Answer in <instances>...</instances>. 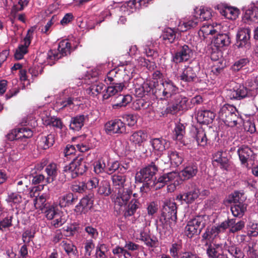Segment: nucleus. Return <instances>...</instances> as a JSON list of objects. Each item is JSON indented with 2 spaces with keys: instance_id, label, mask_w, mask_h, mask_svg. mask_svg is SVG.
<instances>
[{
  "instance_id": "24",
  "label": "nucleus",
  "mask_w": 258,
  "mask_h": 258,
  "mask_svg": "<svg viewBox=\"0 0 258 258\" xmlns=\"http://www.w3.org/2000/svg\"><path fill=\"white\" fill-rule=\"evenodd\" d=\"M77 197L72 192H69L59 198V205L61 207H69L76 204Z\"/></svg>"
},
{
  "instance_id": "55",
  "label": "nucleus",
  "mask_w": 258,
  "mask_h": 258,
  "mask_svg": "<svg viewBox=\"0 0 258 258\" xmlns=\"http://www.w3.org/2000/svg\"><path fill=\"white\" fill-rule=\"evenodd\" d=\"M242 196V194L239 191H235L229 195L226 200V202L229 204L233 203L235 204H239V203H242L241 202V200L240 199Z\"/></svg>"
},
{
  "instance_id": "47",
  "label": "nucleus",
  "mask_w": 258,
  "mask_h": 258,
  "mask_svg": "<svg viewBox=\"0 0 258 258\" xmlns=\"http://www.w3.org/2000/svg\"><path fill=\"white\" fill-rule=\"evenodd\" d=\"M139 202L137 200L133 199L128 205L127 209L124 213L125 216H131L133 215L139 208Z\"/></svg>"
},
{
  "instance_id": "51",
  "label": "nucleus",
  "mask_w": 258,
  "mask_h": 258,
  "mask_svg": "<svg viewBox=\"0 0 258 258\" xmlns=\"http://www.w3.org/2000/svg\"><path fill=\"white\" fill-rule=\"evenodd\" d=\"M231 221H233V222H232V224L230 225V228L229 229L230 233H235L242 230L244 227L245 223L243 221L240 220L236 222L235 219H231Z\"/></svg>"
},
{
  "instance_id": "64",
  "label": "nucleus",
  "mask_w": 258,
  "mask_h": 258,
  "mask_svg": "<svg viewBox=\"0 0 258 258\" xmlns=\"http://www.w3.org/2000/svg\"><path fill=\"white\" fill-rule=\"evenodd\" d=\"M123 118L126 120L129 126H133L137 121V116L132 114H125Z\"/></svg>"
},
{
  "instance_id": "35",
  "label": "nucleus",
  "mask_w": 258,
  "mask_h": 258,
  "mask_svg": "<svg viewBox=\"0 0 258 258\" xmlns=\"http://www.w3.org/2000/svg\"><path fill=\"white\" fill-rule=\"evenodd\" d=\"M93 202L94 195L92 193L83 198L79 203L80 206L82 208V211L90 210L92 207Z\"/></svg>"
},
{
  "instance_id": "43",
  "label": "nucleus",
  "mask_w": 258,
  "mask_h": 258,
  "mask_svg": "<svg viewBox=\"0 0 258 258\" xmlns=\"http://www.w3.org/2000/svg\"><path fill=\"white\" fill-rule=\"evenodd\" d=\"M146 134L142 131H139L135 132L130 137V140L136 145L140 146L141 143L145 140Z\"/></svg>"
},
{
  "instance_id": "58",
  "label": "nucleus",
  "mask_w": 258,
  "mask_h": 258,
  "mask_svg": "<svg viewBox=\"0 0 258 258\" xmlns=\"http://www.w3.org/2000/svg\"><path fill=\"white\" fill-rule=\"evenodd\" d=\"M117 99H120L121 102L113 104V107L114 108H116L117 106H125L128 103L131 102L132 101V97L130 95H127L125 96L120 95L117 96Z\"/></svg>"
},
{
  "instance_id": "40",
  "label": "nucleus",
  "mask_w": 258,
  "mask_h": 258,
  "mask_svg": "<svg viewBox=\"0 0 258 258\" xmlns=\"http://www.w3.org/2000/svg\"><path fill=\"white\" fill-rule=\"evenodd\" d=\"M197 16H199L200 21H206L211 19L212 17L211 10L208 8H203L199 10H195Z\"/></svg>"
},
{
  "instance_id": "48",
  "label": "nucleus",
  "mask_w": 258,
  "mask_h": 258,
  "mask_svg": "<svg viewBox=\"0 0 258 258\" xmlns=\"http://www.w3.org/2000/svg\"><path fill=\"white\" fill-rule=\"evenodd\" d=\"M6 201L11 205H17L22 202V197L18 192L9 193Z\"/></svg>"
},
{
  "instance_id": "11",
  "label": "nucleus",
  "mask_w": 258,
  "mask_h": 258,
  "mask_svg": "<svg viewBox=\"0 0 258 258\" xmlns=\"http://www.w3.org/2000/svg\"><path fill=\"white\" fill-rule=\"evenodd\" d=\"M250 29L244 28L240 29L236 35V45L238 47H245L248 48L250 47Z\"/></svg>"
},
{
  "instance_id": "37",
  "label": "nucleus",
  "mask_w": 258,
  "mask_h": 258,
  "mask_svg": "<svg viewBox=\"0 0 258 258\" xmlns=\"http://www.w3.org/2000/svg\"><path fill=\"white\" fill-rule=\"evenodd\" d=\"M46 194H43L35 198L34 201V204L36 209H39L43 211L49 207V206L46 202Z\"/></svg>"
},
{
  "instance_id": "14",
  "label": "nucleus",
  "mask_w": 258,
  "mask_h": 258,
  "mask_svg": "<svg viewBox=\"0 0 258 258\" xmlns=\"http://www.w3.org/2000/svg\"><path fill=\"white\" fill-rule=\"evenodd\" d=\"M239 159L243 165L247 166V162L254 161L255 154L252 150L247 146H242L237 151Z\"/></svg>"
},
{
  "instance_id": "1",
  "label": "nucleus",
  "mask_w": 258,
  "mask_h": 258,
  "mask_svg": "<svg viewBox=\"0 0 258 258\" xmlns=\"http://www.w3.org/2000/svg\"><path fill=\"white\" fill-rule=\"evenodd\" d=\"M158 170V167L156 163L152 162L137 173L136 180L143 183L140 187L141 192H148L155 185L154 180L156 179L155 175Z\"/></svg>"
},
{
  "instance_id": "29",
  "label": "nucleus",
  "mask_w": 258,
  "mask_h": 258,
  "mask_svg": "<svg viewBox=\"0 0 258 258\" xmlns=\"http://www.w3.org/2000/svg\"><path fill=\"white\" fill-rule=\"evenodd\" d=\"M125 85L114 84L107 87L106 93L103 95L104 100L108 99L110 97L115 95L117 93L121 92L124 88Z\"/></svg>"
},
{
  "instance_id": "56",
  "label": "nucleus",
  "mask_w": 258,
  "mask_h": 258,
  "mask_svg": "<svg viewBox=\"0 0 258 258\" xmlns=\"http://www.w3.org/2000/svg\"><path fill=\"white\" fill-rule=\"evenodd\" d=\"M232 222H233V221H231V219H228L217 226H214V229L217 232V234L224 232L228 227L230 228V225L232 224Z\"/></svg>"
},
{
  "instance_id": "39",
  "label": "nucleus",
  "mask_w": 258,
  "mask_h": 258,
  "mask_svg": "<svg viewBox=\"0 0 258 258\" xmlns=\"http://www.w3.org/2000/svg\"><path fill=\"white\" fill-rule=\"evenodd\" d=\"M98 192L100 195L108 196L111 193L109 181L106 180L101 181L98 185Z\"/></svg>"
},
{
  "instance_id": "27",
  "label": "nucleus",
  "mask_w": 258,
  "mask_h": 258,
  "mask_svg": "<svg viewBox=\"0 0 258 258\" xmlns=\"http://www.w3.org/2000/svg\"><path fill=\"white\" fill-rule=\"evenodd\" d=\"M163 87L165 89V94L166 99L171 97L173 95L176 94L178 88L170 80L165 81L163 82Z\"/></svg>"
},
{
  "instance_id": "57",
  "label": "nucleus",
  "mask_w": 258,
  "mask_h": 258,
  "mask_svg": "<svg viewBox=\"0 0 258 258\" xmlns=\"http://www.w3.org/2000/svg\"><path fill=\"white\" fill-rule=\"evenodd\" d=\"M249 62L247 58H241L236 61L232 66V70L235 72H237L245 66Z\"/></svg>"
},
{
  "instance_id": "23",
  "label": "nucleus",
  "mask_w": 258,
  "mask_h": 258,
  "mask_svg": "<svg viewBox=\"0 0 258 258\" xmlns=\"http://www.w3.org/2000/svg\"><path fill=\"white\" fill-rule=\"evenodd\" d=\"M86 120H88L87 115H78L72 117L70 125V128L74 131H79Z\"/></svg>"
},
{
  "instance_id": "49",
  "label": "nucleus",
  "mask_w": 258,
  "mask_h": 258,
  "mask_svg": "<svg viewBox=\"0 0 258 258\" xmlns=\"http://www.w3.org/2000/svg\"><path fill=\"white\" fill-rule=\"evenodd\" d=\"M188 99L186 97L180 95H176L174 98L173 102L177 105L181 110L186 108V103Z\"/></svg>"
},
{
  "instance_id": "13",
  "label": "nucleus",
  "mask_w": 258,
  "mask_h": 258,
  "mask_svg": "<svg viewBox=\"0 0 258 258\" xmlns=\"http://www.w3.org/2000/svg\"><path fill=\"white\" fill-rule=\"evenodd\" d=\"M123 76L126 75L122 71L115 68L107 73L105 81L107 83H109L112 85H125V81L122 78Z\"/></svg>"
},
{
  "instance_id": "5",
  "label": "nucleus",
  "mask_w": 258,
  "mask_h": 258,
  "mask_svg": "<svg viewBox=\"0 0 258 258\" xmlns=\"http://www.w3.org/2000/svg\"><path fill=\"white\" fill-rule=\"evenodd\" d=\"M205 215L197 216L188 221L185 227L186 236L191 238L194 235L199 234L203 228L205 226Z\"/></svg>"
},
{
  "instance_id": "59",
  "label": "nucleus",
  "mask_w": 258,
  "mask_h": 258,
  "mask_svg": "<svg viewBox=\"0 0 258 258\" xmlns=\"http://www.w3.org/2000/svg\"><path fill=\"white\" fill-rule=\"evenodd\" d=\"M141 65L146 67L149 70H153L156 67V64L151 59H147L144 57H141L139 59Z\"/></svg>"
},
{
  "instance_id": "61",
  "label": "nucleus",
  "mask_w": 258,
  "mask_h": 258,
  "mask_svg": "<svg viewBox=\"0 0 258 258\" xmlns=\"http://www.w3.org/2000/svg\"><path fill=\"white\" fill-rule=\"evenodd\" d=\"M71 189L74 192L82 193L87 189V187L85 182H80L78 184H73Z\"/></svg>"
},
{
  "instance_id": "33",
  "label": "nucleus",
  "mask_w": 258,
  "mask_h": 258,
  "mask_svg": "<svg viewBox=\"0 0 258 258\" xmlns=\"http://www.w3.org/2000/svg\"><path fill=\"white\" fill-rule=\"evenodd\" d=\"M45 171L48 176L46 178L45 183H48L53 181L57 173L56 164L53 163H50L46 166Z\"/></svg>"
},
{
  "instance_id": "21",
  "label": "nucleus",
  "mask_w": 258,
  "mask_h": 258,
  "mask_svg": "<svg viewBox=\"0 0 258 258\" xmlns=\"http://www.w3.org/2000/svg\"><path fill=\"white\" fill-rule=\"evenodd\" d=\"M214 46L217 48L228 46L231 43V39L228 34H218L212 40Z\"/></svg>"
},
{
  "instance_id": "20",
  "label": "nucleus",
  "mask_w": 258,
  "mask_h": 258,
  "mask_svg": "<svg viewBox=\"0 0 258 258\" xmlns=\"http://www.w3.org/2000/svg\"><path fill=\"white\" fill-rule=\"evenodd\" d=\"M214 118V113L210 110L199 111L197 115V121L201 124H208L213 121Z\"/></svg>"
},
{
  "instance_id": "28",
  "label": "nucleus",
  "mask_w": 258,
  "mask_h": 258,
  "mask_svg": "<svg viewBox=\"0 0 258 258\" xmlns=\"http://www.w3.org/2000/svg\"><path fill=\"white\" fill-rule=\"evenodd\" d=\"M194 138L198 144L204 147L207 144V138L205 131L202 128H196Z\"/></svg>"
},
{
  "instance_id": "9",
  "label": "nucleus",
  "mask_w": 258,
  "mask_h": 258,
  "mask_svg": "<svg viewBox=\"0 0 258 258\" xmlns=\"http://www.w3.org/2000/svg\"><path fill=\"white\" fill-rule=\"evenodd\" d=\"M200 195L199 188L196 185H191L188 190L183 194H180L176 197V199L180 201H183L186 204H190L197 200Z\"/></svg>"
},
{
  "instance_id": "3",
  "label": "nucleus",
  "mask_w": 258,
  "mask_h": 258,
  "mask_svg": "<svg viewBox=\"0 0 258 258\" xmlns=\"http://www.w3.org/2000/svg\"><path fill=\"white\" fill-rule=\"evenodd\" d=\"M71 44L66 40L61 41L57 50H50L47 53V60L48 64L52 66L55 60L71 53Z\"/></svg>"
},
{
  "instance_id": "45",
  "label": "nucleus",
  "mask_w": 258,
  "mask_h": 258,
  "mask_svg": "<svg viewBox=\"0 0 258 258\" xmlns=\"http://www.w3.org/2000/svg\"><path fill=\"white\" fill-rule=\"evenodd\" d=\"M245 18L253 22H258V8L253 7L246 11Z\"/></svg>"
},
{
  "instance_id": "7",
  "label": "nucleus",
  "mask_w": 258,
  "mask_h": 258,
  "mask_svg": "<svg viewBox=\"0 0 258 258\" xmlns=\"http://www.w3.org/2000/svg\"><path fill=\"white\" fill-rule=\"evenodd\" d=\"M183 243L181 240L173 242L170 247L169 252L172 258H192L196 253L191 251H181Z\"/></svg>"
},
{
  "instance_id": "32",
  "label": "nucleus",
  "mask_w": 258,
  "mask_h": 258,
  "mask_svg": "<svg viewBox=\"0 0 258 258\" xmlns=\"http://www.w3.org/2000/svg\"><path fill=\"white\" fill-rule=\"evenodd\" d=\"M127 169V167H124L120 165L118 161H116L108 164L106 168V172L109 174L113 173L117 170L119 172L123 173Z\"/></svg>"
},
{
  "instance_id": "25",
  "label": "nucleus",
  "mask_w": 258,
  "mask_h": 258,
  "mask_svg": "<svg viewBox=\"0 0 258 258\" xmlns=\"http://www.w3.org/2000/svg\"><path fill=\"white\" fill-rule=\"evenodd\" d=\"M24 43L19 45L16 50L15 57L16 59H22L24 55L28 52V47L30 44L28 37H25L23 40Z\"/></svg>"
},
{
  "instance_id": "34",
  "label": "nucleus",
  "mask_w": 258,
  "mask_h": 258,
  "mask_svg": "<svg viewBox=\"0 0 258 258\" xmlns=\"http://www.w3.org/2000/svg\"><path fill=\"white\" fill-rule=\"evenodd\" d=\"M151 144L155 150L160 152L165 150L169 145L168 142L162 138L153 139L151 141Z\"/></svg>"
},
{
  "instance_id": "52",
  "label": "nucleus",
  "mask_w": 258,
  "mask_h": 258,
  "mask_svg": "<svg viewBox=\"0 0 258 258\" xmlns=\"http://www.w3.org/2000/svg\"><path fill=\"white\" fill-rule=\"evenodd\" d=\"M144 53L147 57H150L152 61L158 56L157 51L153 48V45L151 44L146 45L145 46Z\"/></svg>"
},
{
  "instance_id": "26",
  "label": "nucleus",
  "mask_w": 258,
  "mask_h": 258,
  "mask_svg": "<svg viewBox=\"0 0 258 258\" xmlns=\"http://www.w3.org/2000/svg\"><path fill=\"white\" fill-rule=\"evenodd\" d=\"M173 139L182 143L184 142L183 140L185 134V126L181 123L176 124L174 130L173 132Z\"/></svg>"
},
{
  "instance_id": "30",
  "label": "nucleus",
  "mask_w": 258,
  "mask_h": 258,
  "mask_svg": "<svg viewBox=\"0 0 258 258\" xmlns=\"http://www.w3.org/2000/svg\"><path fill=\"white\" fill-rule=\"evenodd\" d=\"M247 205L243 203L234 204L231 207V211L234 217H242L246 210Z\"/></svg>"
},
{
  "instance_id": "46",
  "label": "nucleus",
  "mask_w": 258,
  "mask_h": 258,
  "mask_svg": "<svg viewBox=\"0 0 258 258\" xmlns=\"http://www.w3.org/2000/svg\"><path fill=\"white\" fill-rule=\"evenodd\" d=\"M177 176V173L174 172H169L166 174H164L163 175L161 176L158 179V181L159 182L164 184H167L168 182L174 180L176 177Z\"/></svg>"
},
{
  "instance_id": "4",
  "label": "nucleus",
  "mask_w": 258,
  "mask_h": 258,
  "mask_svg": "<svg viewBox=\"0 0 258 258\" xmlns=\"http://www.w3.org/2000/svg\"><path fill=\"white\" fill-rule=\"evenodd\" d=\"M236 109L232 105L226 104L223 106L219 113L221 119L228 126L233 127L237 125L239 119Z\"/></svg>"
},
{
  "instance_id": "18",
  "label": "nucleus",
  "mask_w": 258,
  "mask_h": 258,
  "mask_svg": "<svg viewBox=\"0 0 258 258\" xmlns=\"http://www.w3.org/2000/svg\"><path fill=\"white\" fill-rule=\"evenodd\" d=\"M217 8L220 13L228 19L235 20L238 16L239 10L237 8L222 5H218Z\"/></svg>"
},
{
  "instance_id": "17",
  "label": "nucleus",
  "mask_w": 258,
  "mask_h": 258,
  "mask_svg": "<svg viewBox=\"0 0 258 258\" xmlns=\"http://www.w3.org/2000/svg\"><path fill=\"white\" fill-rule=\"evenodd\" d=\"M197 70L195 68L187 66L182 71L179 76L180 80L186 83H191L197 79Z\"/></svg>"
},
{
  "instance_id": "19",
  "label": "nucleus",
  "mask_w": 258,
  "mask_h": 258,
  "mask_svg": "<svg viewBox=\"0 0 258 258\" xmlns=\"http://www.w3.org/2000/svg\"><path fill=\"white\" fill-rule=\"evenodd\" d=\"M113 186L115 191L127 187L126 176L121 173L120 174H115L111 177Z\"/></svg>"
},
{
  "instance_id": "42",
  "label": "nucleus",
  "mask_w": 258,
  "mask_h": 258,
  "mask_svg": "<svg viewBox=\"0 0 258 258\" xmlns=\"http://www.w3.org/2000/svg\"><path fill=\"white\" fill-rule=\"evenodd\" d=\"M154 89L152 90V94H154L157 98L161 100L166 99L165 94V89L163 87V83L156 85L154 84Z\"/></svg>"
},
{
  "instance_id": "63",
  "label": "nucleus",
  "mask_w": 258,
  "mask_h": 258,
  "mask_svg": "<svg viewBox=\"0 0 258 258\" xmlns=\"http://www.w3.org/2000/svg\"><path fill=\"white\" fill-rule=\"evenodd\" d=\"M46 214V218L49 220H51L55 217H57L59 216V213H56L54 210V208L53 207H49L45 209V210H43Z\"/></svg>"
},
{
  "instance_id": "15",
  "label": "nucleus",
  "mask_w": 258,
  "mask_h": 258,
  "mask_svg": "<svg viewBox=\"0 0 258 258\" xmlns=\"http://www.w3.org/2000/svg\"><path fill=\"white\" fill-rule=\"evenodd\" d=\"M116 197L115 199V204L119 206L125 205L130 199L132 195V190L129 187L118 189L116 190Z\"/></svg>"
},
{
  "instance_id": "53",
  "label": "nucleus",
  "mask_w": 258,
  "mask_h": 258,
  "mask_svg": "<svg viewBox=\"0 0 258 258\" xmlns=\"http://www.w3.org/2000/svg\"><path fill=\"white\" fill-rule=\"evenodd\" d=\"M228 251L235 258H243L244 256V254L241 249L235 245L229 246Z\"/></svg>"
},
{
  "instance_id": "38",
  "label": "nucleus",
  "mask_w": 258,
  "mask_h": 258,
  "mask_svg": "<svg viewBox=\"0 0 258 258\" xmlns=\"http://www.w3.org/2000/svg\"><path fill=\"white\" fill-rule=\"evenodd\" d=\"M61 245L67 253V254L72 258H75L77 256V249L76 247L71 242H67L66 241H62Z\"/></svg>"
},
{
  "instance_id": "44",
  "label": "nucleus",
  "mask_w": 258,
  "mask_h": 258,
  "mask_svg": "<svg viewBox=\"0 0 258 258\" xmlns=\"http://www.w3.org/2000/svg\"><path fill=\"white\" fill-rule=\"evenodd\" d=\"M105 88L104 84L101 83H96L92 84L89 88L87 89V91L88 94L93 96H97L100 94L101 92Z\"/></svg>"
},
{
  "instance_id": "2",
  "label": "nucleus",
  "mask_w": 258,
  "mask_h": 258,
  "mask_svg": "<svg viewBox=\"0 0 258 258\" xmlns=\"http://www.w3.org/2000/svg\"><path fill=\"white\" fill-rule=\"evenodd\" d=\"M87 170V166L84 159L81 157H78L64 167L63 171L66 173V175L74 179L80 175H82ZM64 176L66 175H62V177H63Z\"/></svg>"
},
{
  "instance_id": "62",
  "label": "nucleus",
  "mask_w": 258,
  "mask_h": 258,
  "mask_svg": "<svg viewBox=\"0 0 258 258\" xmlns=\"http://www.w3.org/2000/svg\"><path fill=\"white\" fill-rule=\"evenodd\" d=\"M13 216L7 217L0 221V230L4 231V229L9 228L12 225Z\"/></svg>"
},
{
  "instance_id": "6",
  "label": "nucleus",
  "mask_w": 258,
  "mask_h": 258,
  "mask_svg": "<svg viewBox=\"0 0 258 258\" xmlns=\"http://www.w3.org/2000/svg\"><path fill=\"white\" fill-rule=\"evenodd\" d=\"M192 49L187 45L180 46L177 51L172 54V62L178 64L188 60L192 56Z\"/></svg>"
},
{
  "instance_id": "54",
  "label": "nucleus",
  "mask_w": 258,
  "mask_h": 258,
  "mask_svg": "<svg viewBox=\"0 0 258 258\" xmlns=\"http://www.w3.org/2000/svg\"><path fill=\"white\" fill-rule=\"evenodd\" d=\"M176 37L175 32L171 29H167L162 35L163 39L165 43H172L174 41Z\"/></svg>"
},
{
  "instance_id": "12",
  "label": "nucleus",
  "mask_w": 258,
  "mask_h": 258,
  "mask_svg": "<svg viewBox=\"0 0 258 258\" xmlns=\"http://www.w3.org/2000/svg\"><path fill=\"white\" fill-rule=\"evenodd\" d=\"M106 131L108 134L126 133L125 124L120 119H115L108 121L105 124Z\"/></svg>"
},
{
  "instance_id": "22",
  "label": "nucleus",
  "mask_w": 258,
  "mask_h": 258,
  "mask_svg": "<svg viewBox=\"0 0 258 258\" xmlns=\"http://www.w3.org/2000/svg\"><path fill=\"white\" fill-rule=\"evenodd\" d=\"M205 245L208 246L206 253L209 258H217L222 251V244L210 243L209 244L206 241Z\"/></svg>"
},
{
  "instance_id": "8",
  "label": "nucleus",
  "mask_w": 258,
  "mask_h": 258,
  "mask_svg": "<svg viewBox=\"0 0 258 258\" xmlns=\"http://www.w3.org/2000/svg\"><path fill=\"white\" fill-rule=\"evenodd\" d=\"M177 206L174 202H167L163 207L160 221L166 222L171 220L174 222L177 220Z\"/></svg>"
},
{
  "instance_id": "31",
  "label": "nucleus",
  "mask_w": 258,
  "mask_h": 258,
  "mask_svg": "<svg viewBox=\"0 0 258 258\" xmlns=\"http://www.w3.org/2000/svg\"><path fill=\"white\" fill-rule=\"evenodd\" d=\"M168 157L170 160L171 164L175 167L180 165L183 160L182 155L176 151H169Z\"/></svg>"
},
{
  "instance_id": "16",
  "label": "nucleus",
  "mask_w": 258,
  "mask_h": 258,
  "mask_svg": "<svg viewBox=\"0 0 258 258\" xmlns=\"http://www.w3.org/2000/svg\"><path fill=\"white\" fill-rule=\"evenodd\" d=\"M198 172V166L195 163H190L179 173V176L183 180L189 179L195 176Z\"/></svg>"
},
{
  "instance_id": "60",
  "label": "nucleus",
  "mask_w": 258,
  "mask_h": 258,
  "mask_svg": "<svg viewBox=\"0 0 258 258\" xmlns=\"http://www.w3.org/2000/svg\"><path fill=\"white\" fill-rule=\"evenodd\" d=\"M142 240L145 242V244L150 247H156L158 245V240L155 238H151L148 235L142 236Z\"/></svg>"
},
{
  "instance_id": "50",
  "label": "nucleus",
  "mask_w": 258,
  "mask_h": 258,
  "mask_svg": "<svg viewBox=\"0 0 258 258\" xmlns=\"http://www.w3.org/2000/svg\"><path fill=\"white\" fill-rule=\"evenodd\" d=\"M247 234L249 236L258 235V222L250 221L247 225Z\"/></svg>"
},
{
  "instance_id": "36",
  "label": "nucleus",
  "mask_w": 258,
  "mask_h": 258,
  "mask_svg": "<svg viewBox=\"0 0 258 258\" xmlns=\"http://www.w3.org/2000/svg\"><path fill=\"white\" fill-rule=\"evenodd\" d=\"M54 143V137L52 134H49L47 136L42 137L38 142L39 147L46 150L52 146Z\"/></svg>"
},
{
  "instance_id": "10",
  "label": "nucleus",
  "mask_w": 258,
  "mask_h": 258,
  "mask_svg": "<svg viewBox=\"0 0 258 258\" xmlns=\"http://www.w3.org/2000/svg\"><path fill=\"white\" fill-rule=\"evenodd\" d=\"M228 96L231 99L241 100L251 96V90L243 85H239L229 90Z\"/></svg>"
},
{
  "instance_id": "41",
  "label": "nucleus",
  "mask_w": 258,
  "mask_h": 258,
  "mask_svg": "<svg viewBox=\"0 0 258 258\" xmlns=\"http://www.w3.org/2000/svg\"><path fill=\"white\" fill-rule=\"evenodd\" d=\"M216 32V30L214 29V26L212 25L208 24L204 25L201 28L199 34L200 36H201L202 34V36L204 37V39H205L208 35H213L215 34Z\"/></svg>"
}]
</instances>
